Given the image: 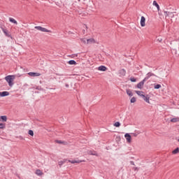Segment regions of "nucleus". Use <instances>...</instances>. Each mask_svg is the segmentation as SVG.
Here are the masks:
<instances>
[{"instance_id": "1", "label": "nucleus", "mask_w": 179, "mask_h": 179, "mask_svg": "<svg viewBox=\"0 0 179 179\" xmlns=\"http://www.w3.org/2000/svg\"><path fill=\"white\" fill-rule=\"evenodd\" d=\"M15 76H7L5 77V79L6 82L8 83V86H10V87L13 86V80H15Z\"/></svg>"}, {"instance_id": "2", "label": "nucleus", "mask_w": 179, "mask_h": 179, "mask_svg": "<svg viewBox=\"0 0 179 179\" xmlns=\"http://www.w3.org/2000/svg\"><path fill=\"white\" fill-rule=\"evenodd\" d=\"M35 29H36V30H39V31H43L45 33H51V31H50L43 27L37 26V27H35Z\"/></svg>"}, {"instance_id": "3", "label": "nucleus", "mask_w": 179, "mask_h": 179, "mask_svg": "<svg viewBox=\"0 0 179 179\" xmlns=\"http://www.w3.org/2000/svg\"><path fill=\"white\" fill-rule=\"evenodd\" d=\"M152 76H155V74L152 72L148 73L146 74L145 78H144V80H145V82H146V80H148V79H150V78H152Z\"/></svg>"}, {"instance_id": "4", "label": "nucleus", "mask_w": 179, "mask_h": 179, "mask_svg": "<svg viewBox=\"0 0 179 179\" xmlns=\"http://www.w3.org/2000/svg\"><path fill=\"white\" fill-rule=\"evenodd\" d=\"M164 13L166 16V17H167V16H170V17H174V13L173 12H169V11H164Z\"/></svg>"}, {"instance_id": "5", "label": "nucleus", "mask_w": 179, "mask_h": 179, "mask_svg": "<svg viewBox=\"0 0 179 179\" xmlns=\"http://www.w3.org/2000/svg\"><path fill=\"white\" fill-rule=\"evenodd\" d=\"M29 76H32L33 78H36L37 76H41V74L40 73H34V72H29L28 73Z\"/></svg>"}, {"instance_id": "6", "label": "nucleus", "mask_w": 179, "mask_h": 179, "mask_svg": "<svg viewBox=\"0 0 179 179\" xmlns=\"http://www.w3.org/2000/svg\"><path fill=\"white\" fill-rule=\"evenodd\" d=\"M145 22H146V18H145L143 16H142L141 19V27H145V26H146Z\"/></svg>"}, {"instance_id": "7", "label": "nucleus", "mask_w": 179, "mask_h": 179, "mask_svg": "<svg viewBox=\"0 0 179 179\" xmlns=\"http://www.w3.org/2000/svg\"><path fill=\"white\" fill-rule=\"evenodd\" d=\"M145 82H146V80L143 79L141 82L138 83L137 84L138 89H142L143 87V85H145Z\"/></svg>"}, {"instance_id": "8", "label": "nucleus", "mask_w": 179, "mask_h": 179, "mask_svg": "<svg viewBox=\"0 0 179 179\" xmlns=\"http://www.w3.org/2000/svg\"><path fill=\"white\" fill-rule=\"evenodd\" d=\"M124 137L127 143H131V142H132V137L131 136V135H124Z\"/></svg>"}, {"instance_id": "9", "label": "nucleus", "mask_w": 179, "mask_h": 179, "mask_svg": "<svg viewBox=\"0 0 179 179\" xmlns=\"http://www.w3.org/2000/svg\"><path fill=\"white\" fill-rule=\"evenodd\" d=\"M141 97L143 99L144 101H146V103H148V104H150V101H149L150 98L148 95H141Z\"/></svg>"}, {"instance_id": "10", "label": "nucleus", "mask_w": 179, "mask_h": 179, "mask_svg": "<svg viewBox=\"0 0 179 179\" xmlns=\"http://www.w3.org/2000/svg\"><path fill=\"white\" fill-rule=\"evenodd\" d=\"M119 74L120 76H125L127 75V71L125 69H122L119 71Z\"/></svg>"}, {"instance_id": "11", "label": "nucleus", "mask_w": 179, "mask_h": 179, "mask_svg": "<svg viewBox=\"0 0 179 179\" xmlns=\"http://www.w3.org/2000/svg\"><path fill=\"white\" fill-rule=\"evenodd\" d=\"M0 121L1 122H6V121H8V117H6V115H3L0 117Z\"/></svg>"}, {"instance_id": "12", "label": "nucleus", "mask_w": 179, "mask_h": 179, "mask_svg": "<svg viewBox=\"0 0 179 179\" xmlns=\"http://www.w3.org/2000/svg\"><path fill=\"white\" fill-rule=\"evenodd\" d=\"M6 96H9V92L4 91V92H0V96L1 97H5Z\"/></svg>"}, {"instance_id": "13", "label": "nucleus", "mask_w": 179, "mask_h": 179, "mask_svg": "<svg viewBox=\"0 0 179 179\" xmlns=\"http://www.w3.org/2000/svg\"><path fill=\"white\" fill-rule=\"evenodd\" d=\"M98 71H101L102 72H106V71H107V67H106L105 66H100L98 68Z\"/></svg>"}, {"instance_id": "14", "label": "nucleus", "mask_w": 179, "mask_h": 179, "mask_svg": "<svg viewBox=\"0 0 179 179\" xmlns=\"http://www.w3.org/2000/svg\"><path fill=\"white\" fill-rule=\"evenodd\" d=\"M94 43H96L94 38L87 39V44H94Z\"/></svg>"}, {"instance_id": "15", "label": "nucleus", "mask_w": 179, "mask_h": 179, "mask_svg": "<svg viewBox=\"0 0 179 179\" xmlns=\"http://www.w3.org/2000/svg\"><path fill=\"white\" fill-rule=\"evenodd\" d=\"M153 5L154 6H156L157 9L158 10H160V6H159V4L157 3V1H153Z\"/></svg>"}, {"instance_id": "16", "label": "nucleus", "mask_w": 179, "mask_h": 179, "mask_svg": "<svg viewBox=\"0 0 179 179\" xmlns=\"http://www.w3.org/2000/svg\"><path fill=\"white\" fill-rule=\"evenodd\" d=\"M126 93L127 94H128V96H129L130 97H132L134 96V94L132 93V92L130 90H126Z\"/></svg>"}, {"instance_id": "17", "label": "nucleus", "mask_w": 179, "mask_h": 179, "mask_svg": "<svg viewBox=\"0 0 179 179\" xmlns=\"http://www.w3.org/2000/svg\"><path fill=\"white\" fill-rule=\"evenodd\" d=\"M69 163H71L72 164H75V163H82V161L80 160H69Z\"/></svg>"}, {"instance_id": "18", "label": "nucleus", "mask_w": 179, "mask_h": 179, "mask_svg": "<svg viewBox=\"0 0 179 179\" xmlns=\"http://www.w3.org/2000/svg\"><path fill=\"white\" fill-rule=\"evenodd\" d=\"M9 21L11 22V23H14V24H17V21H16V20L12 18V17H10L9 18Z\"/></svg>"}, {"instance_id": "19", "label": "nucleus", "mask_w": 179, "mask_h": 179, "mask_svg": "<svg viewBox=\"0 0 179 179\" xmlns=\"http://www.w3.org/2000/svg\"><path fill=\"white\" fill-rule=\"evenodd\" d=\"M177 153H179V148L178 147L172 151V155H177Z\"/></svg>"}, {"instance_id": "20", "label": "nucleus", "mask_w": 179, "mask_h": 179, "mask_svg": "<svg viewBox=\"0 0 179 179\" xmlns=\"http://www.w3.org/2000/svg\"><path fill=\"white\" fill-rule=\"evenodd\" d=\"M89 155H91L92 156H97V152L96 151H89Z\"/></svg>"}, {"instance_id": "21", "label": "nucleus", "mask_w": 179, "mask_h": 179, "mask_svg": "<svg viewBox=\"0 0 179 179\" xmlns=\"http://www.w3.org/2000/svg\"><path fill=\"white\" fill-rule=\"evenodd\" d=\"M179 122V117H173L171 120V122Z\"/></svg>"}, {"instance_id": "22", "label": "nucleus", "mask_w": 179, "mask_h": 179, "mask_svg": "<svg viewBox=\"0 0 179 179\" xmlns=\"http://www.w3.org/2000/svg\"><path fill=\"white\" fill-rule=\"evenodd\" d=\"M2 31L3 33H4L5 36H6L7 37H9V34H8V29L4 28L2 29Z\"/></svg>"}, {"instance_id": "23", "label": "nucleus", "mask_w": 179, "mask_h": 179, "mask_svg": "<svg viewBox=\"0 0 179 179\" xmlns=\"http://www.w3.org/2000/svg\"><path fill=\"white\" fill-rule=\"evenodd\" d=\"M36 176H43V172H41V170L37 169L36 171Z\"/></svg>"}, {"instance_id": "24", "label": "nucleus", "mask_w": 179, "mask_h": 179, "mask_svg": "<svg viewBox=\"0 0 179 179\" xmlns=\"http://www.w3.org/2000/svg\"><path fill=\"white\" fill-rule=\"evenodd\" d=\"M68 64H69V65H76V62L75 60H69L68 62Z\"/></svg>"}, {"instance_id": "25", "label": "nucleus", "mask_w": 179, "mask_h": 179, "mask_svg": "<svg viewBox=\"0 0 179 179\" xmlns=\"http://www.w3.org/2000/svg\"><path fill=\"white\" fill-rule=\"evenodd\" d=\"M136 94H138V96H140L141 97H142V96H145L143 94H142L143 93V92L142 91H136Z\"/></svg>"}, {"instance_id": "26", "label": "nucleus", "mask_w": 179, "mask_h": 179, "mask_svg": "<svg viewBox=\"0 0 179 179\" xmlns=\"http://www.w3.org/2000/svg\"><path fill=\"white\" fill-rule=\"evenodd\" d=\"M55 143H59V144L65 145V142H64V141H61V140H55Z\"/></svg>"}, {"instance_id": "27", "label": "nucleus", "mask_w": 179, "mask_h": 179, "mask_svg": "<svg viewBox=\"0 0 179 179\" xmlns=\"http://www.w3.org/2000/svg\"><path fill=\"white\" fill-rule=\"evenodd\" d=\"M120 125H121V123H120V122H116L114 124V127H116L117 128H118V127H120Z\"/></svg>"}, {"instance_id": "28", "label": "nucleus", "mask_w": 179, "mask_h": 179, "mask_svg": "<svg viewBox=\"0 0 179 179\" xmlns=\"http://www.w3.org/2000/svg\"><path fill=\"white\" fill-rule=\"evenodd\" d=\"M160 87H162V85L160 84H157L154 87L155 89H160Z\"/></svg>"}, {"instance_id": "29", "label": "nucleus", "mask_w": 179, "mask_h": 179, "mask_svg": "<svg viewBox=\"0 0 179 179\" xmlns=\"http://www.w3.org/2000/svg\"><path fill=\"white\" fill-rule=\"evenodd\" d=\"M131 103H135L136 101V98H135V97H132L131 99Z\"/></svg>"}, {"instance_id": "30", "label": "nucleus", "mask_w": 179, "mask_h": 179, "mask_svg": "<svg viewBox=\"0 0 179 179\" xmlns=\"http://www.w3.org/2000/svg\"><path fill=\"white\" fill-rule=\"evenodd\" d=\"M3 128H5V124L0 123V129H3Z\"/></svg>"}, {"instance_id": "31", "label": "nucleus", "mask_w": 179, "mask_h": 179, "mask_svg": "<svg viewBox=\"0 0 179 179\" xmlns=\"http://www.w3.org/2000/svg\"><path fill=\"white\" fill-rule=\"evenodd\" d=\"M28 134H29V135H34V132L33 131V130H29L28 131Z\"/></svg>"}, {"instance_id": "32", "label": "nucleus", "mask_w": 179, "mask_h": 179, "mask_svg": "<svg viewBox=\"0 0 179 179\" xmlns=\"http://www.w3.org/2000/svg\"><path fill=\"white\" fill-rule=\"evenodd\" d=\"M131 82H136V78H130Z\"/></svg>"}, {"instance_id": "33", "label": "nucleus", "mask_w": 179, "mask_h": 179, "mask_svg": "<svg viewBox=\"0 0 179 179\" xmlns=\"http://www.w3.org/2000/svg\"><path fill=\"white\" fill-rule=\"evenodd\" d=\"M64 163H65V161H60L59 162V166H62V164H64Z\"/></svg>"}, {"instance_id": "34", "label": "nucleus", "mask_w": 179, "mask_h": 179, "mask_svg": "<svg viewBox=\"0 0 179 179\" xmlns=\"http://www.w3.org/2000/svg\"><path fill=\"white\" fill-rule=\"evenodd\" d=\"M133 170H134V171H138L139 168H138V167H134V168H133Z\"/></svg>"}, {"instance_id": "35", "label": "nucleus", "mask_w": 179, "mask_h": 179, "mask_svg": "<svg viewBox=\"0 0 179 179\" xmlns=\"http://www.w3.org/2000/svg\"><path fill=\"white\" fill-rule=\"evenodd\" d=\"M82 43H84L85 44H86V39L85 38H83L81 39Z\"/></svg>"}, {"instance_id": "36", "label": "nucleus", "mask_w": 179, "mask_h": 179, "mask_svg": "<svg viewBox=\"0 0 179 179\" xmlns=\"http://www.w3.org/2000/svg\"><path fill=\"white\" fill-rule=\"evenodd\" d=\"M0 29H1V30H3V29H5V27L2 24H0Z\"/></svg>"}, {"instance_id": "37", "label": "nucleus", "mask_w": 179, "mask_h": 179, "mask_svg": "<svg viewBox=\"0 0 179 179\" xmlns=\"http://www.w3.org/2000/svg\"><path fill=\"white\" fill-rule=\"evenodd\" d=\"M130 164H131V166H135V162H134V161H130Z\"/></svg>"}, {"instance_id": "38", "label": "nucleus", "mask_w": 179, "mask_h": 179, "mask_svg": "<svg viewBox=\"0 0 179 179\" xmlns=\"http://www.w3.org/2000/svg\"><path fill=\"white\" fill-rule=\"evenodd\" d=\"M17 138H19L20 139H23V137H22V136H19V137Z\"/></svg>"}, {"instance_id": "39", "label": "nucleus", "mask_w": 179, "mask_h": 179, "mask_svg": "<svg viewBox=\"0 0 179 179\" xmlns=\"http://www.w3.org/2000/svg\"><path fill=\"white\" fill-rule=\"evenodd\" d=\"M136 134H142V132L135 133V134H134V135H136Z\"/></svg>"}, {"instance_id": "40", "label": "nucleus", "mask_w": 179, "mask_h": 179, "mask_svg": "<svg viewBox=\"0 0 179 179\" xmlns=\"http://www.w3.org/2000/svg\"><path fill=\"white\" fill-rule=\"evenodd\" d=\"M66 87H69V85L66 84Z\"/></svg>"}, {"instance_id": "41", "label": "nucleus", "mask_w": 179, "mask_h": 179, "mask_svg": "<svg viewBox=\"0 0 179 179\" xmlns=\"http://www.w3.org/2000/svg\"><path fill=\"white\" fill-rule=\"evenodd\" d=\"M59 76H64V74H59Z\"/></svg>"}, {"instance_id": "42", "label": "nucleus", "mask_w": 179, "mask_h": 179, "mask_svg": "<svg viewBox=\"0 0 179 179\" xmlns=\"http://www.w3.org/2000/svg\"><path fill=\"white\" fill-rule=\"evenodd\" d=\"M125 135H129V133H126Z\"/></svg>"}, {"instance_id": "43", "label": "nucleus", "mask_w": 179, "mask_h": 179, "mask_svg": "<svg viewBox=\"0 0 179 179\" xmlns=\"http://www.w3.org/2000/svg\"><path fill=\"white\" fill-rule=\"evenodd\" d=\"M159 41H162V39H159Z\"/></svg>"}, {"instance_id": "44", "label": "nucleus", "mask_w": 179, "mask_h": 179, "mask_svg": "<svg viewBox=\"0 0 179 179\" xmlns=\"http://www.w3.org/2000/svg\"><path fill=\"white\" fill-rule=\"evenodd\" d=\"M36 89H38V90H40V89H39V88H36Z\"/></svg>"}, {"instance_id": "45", "label": "nucleus", "mask_w": 179, "mask_h": 179, "mask_svg": "<svg viewBox=\"0 0 179 179\" xmlns=\"http://www.w3.org/2000/svg\"><path fill=\"white\" fill-rule=\"evenodd\" d=\"M178 142H179V138H178Z\"/></svg>"}, {"instance_id": "46", "label": "nucleus", "mask_w": 179, "mask_h": 179, "mask_svg": "<svg viewBox=\"0 0 179 179\" xmlns=\"http://www.w3.org/2000/svg\"><path fill=\"white\" fill-rule=\"evenodd\" d=\"M83 1H86V0H83Z\"/></svg>"}]
</instances>
